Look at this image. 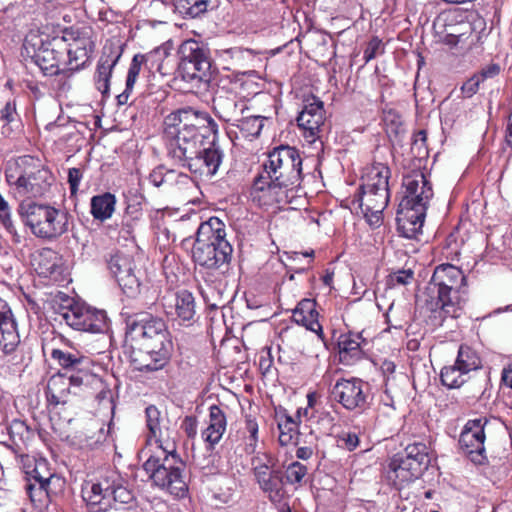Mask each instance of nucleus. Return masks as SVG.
<instances>
[{"label": "nucleus", "mask_w": 512, "mask_h": 512, "mask_svg": "<svg viewBox=\"0 0 512 512\" xmlns=\"http://www.w3.org/2000/svg\"><path fill=\"white\" fill-rule=\"evenodd\" d=\"M403 197L398 205L397 225L402 235L412 239L422 231L433 189L426 175L413 170L403 177Z\"/></svg>", "instance_id": "nucleus-4"}, {"label": "nucleus", "mask_w": 512, "mask_h": 512, "mask_svg": "<svg viewBox=\"0 0 512 512\" xmlns=\"http://www.w3.org/2000/svg\"><path fill=\"white\" fill-rule=\"evenodd\" d=\"M365 217L371 226L379 227L382 223V212L369 211Z\"/></svg>", "instance_id": "nucleus-61"}, {"label": "nucleus", "mask_w": 512, "mask_h": 512, "mask_svg": "<svg viewBox=\"0 0 512 512\" xmlns=\"http://www.w3.org/2000/svg\"><path fill=\"white\" fill-rule=\"evenodd\" d=\"M265 457L266 462H261L259 458L253 459L252 472L259 488L268 494L270 500L276 501L284 491V474L276 468V460L272 456Z\"/></svg>", "instance_id": "nucleus-19"}, {"label": "nucleus", "mask_w": 512, "mask_h": 512, "mask_svg": "<svg viewBox=\"0 0 512 512\" xmlns=\"http://www.w3.org/2000/svg\"><path fill=\"white\" fill-rule=\"evenodd\" d=\"M5 176L8 184L14 186L15 194L27 200L42 196L51 185L52 175L32 156L25 155L7 164Z\"/></svg>", "instance_id": "nucleus-6"}, {"label": "nucleus", "mask_w": 512, "mask_h": 512, "mask_svg": "<svg viewBox=\"0 0 512 512\" xmlns=\"http://www.w3.org/2000/svg\"><path fill=\"white\" fill-rule=\"evenodd\" d=\"M487 418L468 420L459 437V446L463 453L475 465H485L488 458L485 450V426Z\"/></svg>", "instance_id": "nucleus-16"}, {"label": "nucleus", "mask_w": 512, "mask_h": 512, "mask_svg": "<svg viewBox=\"0 0 512 512\" xmlns=\"http://www.w3.org/2000/svg\"><path fill=\"white\" fill-rule=\"evenodd\" d=\"M64 294L62 292H59L55 298L51 302V308L53 309L54 313L57 314L61 319L59 323H62V319H64Z\"/></svg>", "instance_id": "nucleus-58"}, {"label": "nucleus", "mask_w": 512, "mask_h": 512, "mask_svg": "<svg viewBox=\"0 0 512 512\" xmlns=\"http://www.w3.org/2000/svg\"><path fill=\"white\" fill-rule=\"evenodd\" d=\"M265 117L252 115L250 112L244 114L237 124L233 126L237 127L244 138L258 137L264 126Z\"/></svg>", "instance_id": "nucleus-39"}, {"label": "nucleus", "mask_w": 512, "mask_h": 512, "mask_svg": "<svg viewBox=\"0 0 512 512\" xmlns=\"http://www.w3.org/2000/svg\"><path fill=\"white\" fill-rule=\"evenodd\" d=\"M324 114V104L319 98L312 96L305 101L304 107L297 117V123L308 142L313 143L321 137L325 121Z\"/></svg>", "instance_id": "nucleus-21"}, {"label": "nucleus", "mask_w": 512, "mask_h": 512, "mask_svg": "<svg viewBox=\"0 0 512 512\" xmlns=\"http://www.w3.org/2000/svg\"><path fill=\"white\" fill-rule=\"evenodd\" d=\"M105 495H110L115 501L120 503H129L132 500V494L124 487L113 488L109 485L105 487Z\"/></svg>", "instance_id": "nucleus-50"}, {"label": "nucleus", "mask_w": 512, "mask_h": 512, "mask_svg": "<svg viewBox=\"0 0 512 512\" xmlns=\"http://www.w3.org/2000/svg\"><path fill=\"white\" fill-rule=\"evenodd\" d=\"M48 374H51L46 386L47 408L51 429L58 436L64 432V420L62 417V408L64 406V375L59 367L47 360Z\"/></svg>", "instance_id": "nucleus-14"}, {"label": "nucleus", "mask_w": 512, "mask_h": 512, "mask_svg": "<svg viewBox=\"0 0 512 512\" xmlns=\"http://www.w3.org/2000/svg\"><path fill=\"white\" fill-rule=\"evenodd\" d=\"M319 313L316 311V301L314 299H302L293 310V320L306 329L315 332L323 339L322 326L318 321Z\"/></svg>", "instance_id": "nucleus-27"}, {"label": "nucleus", "mask_w": 512, "mask_h": 512, "mask_svg": "<svg viewBox=\"0 0 512 512\" xmlns=\"http://www.w3.org/2000/svg\"><path fill=\"white\" fill-rule=\"evenodd\" d=\"M462 373L466 375L481 368V359L471 347L461 345L458 350L457 358L454 363Z\"/></svg>", "instance_id": "nucleus-37"}, {"label": "nucleus", "mask_w": 512, "mask_h": 512, "mask_svg": "<svg viewBox=\"0 0 512 512\" xmlns=\"http://www.w3.org/2000/svg\"><path fill=\"white\" fill-rule=\"evenodd\" d=\"M413 271L412 270H399L392 276V280L401 285H406L411 282L413 279Z\"/></svg>", "instance_id": "nucleus-59"}, {"label": "nucleus", "mask_w": 512, "mask_h": 512, "mask_svg": "<svg viewBox=\"0 0 512 512\" xmlns=\"http://www.w3.org/2000/svg\"><path fill=\"white\" fill-rule=\"evenodd\" d=\"M307 474V467L298 461L291 463L286 472V481L290 484L300 483Z\"/></svg>", "instance_id": "nucleus-45"}, {"label": "nucleus", "mask_w": 512, "mask_h": 512, "mask_svg": "<svg viewBox=\"0 0 512 512\" xmlns=\"http://www.w3.org/2000/svg\"><path fill=\"white\" fill-rule=\"evenodd\" d=\"M107 267L124 294L133 298L140 293L141 271H136L132 256L117 252L110 256Z\"/></svg>", "instance_id": "nucleus-17"}, {"label": "nucleus", "mask_w": 512, "mask_h": 512, "mask_svg": "<svg viewBox=\"0 0 512 512\" xmlns=\"http://www.w3.org/2000/svg\"><path fill=\"white\" fill-rule=\"evenodd\" d=\"M431 458L429 448L422 442L407 445L396 453L389 462L390 471L399 484L418 479L429 467Z\"/></svg>", "instance_id": "nucleus-10"}, {"label": "nucleus", "mask_w": 512, "mask_h": 512, "mask_svg": "<svg viewBox=\"0 0 512 512\" xmlns=\"http://www.w3.org/2000/svg\"><path fill=\"white\" fill-rule=\"evenodd\" d=\"M411 151L415 157L423 158L427 156V146H426V131L419 130L413 136V141L411 145Z\"/></svg>", "instance_id": "nucleus-46"}, {"label": "nucleus", "mask_w": 512, "mask_h": 512, "mask_svg": "<svg viewBox=\"0 0 512 512\" xmlns=\"http://www.w3.org/2000/svg\"><path fill=\"white\" fill-rule=\"evenodd\" d=\"M338 442L342 447L349 451H353L359 445V437L355 433H342L338 436Z\"/></svg>", "instance_id": "nucleus-53"}, {"label": "nucleus", "mask_w": 512, "mask_h": 512, "mask_svg": "<svg viewBox=\"0 0 512 512\" xmlns=\"http://www.w3.org/2000/svg\"><path fill=\"white\" fill-rule=\"evenodd\" d=\"M1 114V120L11 123L13 122L14 115H15V105L11 102H7L6 105L3 107V109L0 111Z\"/></svg>", "instance_id": "nucleus-60"}, {"label": "nucleus", "mask_w": 512, "mask_h": 512, "mask_svg": "<svg viewBox=\"0 0 512 512\" xmlns=\"http://www.w3.org/2000/svg\"><path fill=\"white\" fill-rule=\"evenodd\" d=\"M418 300L431 312L433 326H442L447 318L461 316L468 300L467 279L452 264L437 266Z\"/></svg>", "instance_id": "nucleus-1"}, {"label": "nucleus", "mask_w": 512, "mask_h": 512, "mask_svg": "<svg viewBox=\"0 0 512 512\" xmlns=\"http://www.w3.org/2000/svg\"><path fill=\"white\" fill-rule=\"evenodd\" d=\"M66 325L78 331L101 333L107 329L105 311L90 309L78 296L66 295Z\"/></svg>", "instance_id": "nucleus-11"}, {"label": "nucleus", "mask_w": 512, "mask_h": 512, "mask_svg": "<svg viewBox=\"0 0 512 512\" xmlns=\"http://www.w3.org/2000/svg\"><path fill=\"white\" fill-rule=\"evenodd\" d=\"M246 430L249 433L248 442L246 444V451L254 452L258 440V424L254 419H246Z\"/></svg>", "instance_id": "nucleus-49"}, {"label": "nucleus", "mask_w": 512, "mask_h": 512, "mask_svg": "<svg viewBox=\"0 0 512 512\" xmlns=\"http://www.w3.org/2000/svg\"><path fill=\"white\" fill-rule=\"evenodd\" d=\"M178 75L190 89L206 88L213 73L211 50L207 44L194 40H185L178 49Z\"/></svg>", "instance_id": "nucleus-7"}, {"label": "nucleus", "mask_w": 512, "mask_h": 512, "mask_svg": "<svg viewBox=\"0 0 512 512\" xmlns=\"http://www.w3.org/2000/svg\"><path fill=\"white\" fill-rule=\"evenodd\" d=\"M91 215L95 220L104 222L115 212L116 197L110 192H104L91 198Z\"/></svg>", "instance_id": "nucleus-33"}, {"label": "nucleus", "mask_w": 512, "mask_h": 512, "mask_svg": "<svg viewBox=\"0 0 512 512\" xmlns=\"http://www.w3.org/2000/svg\"><path fill=\"white\" fill-rule=\"evenodd\" d=\"M97 428V422L92 418L78 420L73 428L74 431L66 437V440L76 449L90 448L96 443L93 439Z\"/></svg>", "instance_id": "nucleus-29"}, {"label": "nucleus", "mask_w": 512, "mask_h": 512, "mask_svg": "<svg viewBox=\"0 0 512 512\" xmlns=\"http://www.w3.org/2000/svg\"><path fill=\"white\" fill-rule=\"evenodd\" d=\"M384 53V45L378 37H373L367 44L364 50L363 58L365 63H368L375 57Z\"/></svg>", "instance_id": "nucleus-48"}, {"label": "nucleus", "mask_w": 512, "mask_h": 512, "mask_svg": "<svg viewBox=\"0 0 512 512\" xmlns=\"http://www.w3.org/2000/svg\"><path fill=\"white\" fill-rule=\"evenodd\" d=\"M302 180V157L300 151L289 145L273 148L262 164V172L254 179L252 194L265 192L276 202L282 194L300 186ZM255 199L256 196L253 195Z\"/></svg>", "instance_id": "nucleus-3"}, {"label": "nucleus", "mask_w": 512, "mask_h": 512, "mask_svg": "<svg viewBox=\"0 0 512 512\" xmlns=\"http://www.w3.org/2000/svg\"><path fill=\"white\" fill-rule=\"evenodd\" d=\"M501 380L507 387L512 388V362L503 369Z\"/></svg>", "instance_id": "nucleus-62"}, {"label": "nucleus", "mask_w": 512, "mask_h": 512, "mask_svg": "<svg viewBox=\"0 0 512 512\" xmlns=\"http://www.w3.org/2000/svg\"><path fill=\"white\" fill-rule=\"evenodd\" d=\"M390 168L382 163H375L368 168L361 189L370 191H389Z\"/></svg>", "instance_id": "nucleus-32"}, {"label": "nucleus", "mask_w": 512, "mask_h": 512, "mask_svg": "<svg viewBox=\"0 0 512 512\" xmlns=\"http://www.w3.org/2000/svg\"><path fill=\"white\" fill-rule=\"evenodd\" d=\"M361 334H341L338 339L339 360L344 365H352L362 357Z\"/></svg>", "instance_id": "nucleus-30"}, {"label": "nucleus", "mask_w": 512, "mask_h": 512, "mask_svg": "<svg viewBox=\"0 0 512 512\" xmlns=\"http://www.w3.org/2000/svg\"><path fill=\"white\" fill-rule=\"evenodd\" d=\"M19 214L36 236L52 238L62 233V226L58 229L55 224L58 211L52 207L22 201Z\"/></svg>", "instance_id": "nucleus-12"}, {"label": "nucleus", "mask_w": 512, "mask_h": 512, "mask_svg": "<svg viewBox=\"0 0 512 512\" xmlns=\"http://www.w3.org/2000/svg\"><path fill=\"white\" fill-rule=\"evenodd\" d=\"M227 419L224 411L218 405H212L209 408V422L205 430L202 431L203 440L208 443L209 449L219 443L226 431Z\"/></svg>", "instance_id": "nucleus-28"}, {"label": "nucleus", "mask_w": 512, "mask_h": 512, "mask_svg": "<svg viewBox=\"0 0 512 512\" xmlns=\"http://www.w3.org/2000/svg\"><path fill=\"white\" fill-rule=\"evenodd\" d=\"M63 341L64 337L59 334L58 336H53L49 339L45 338L42 344H51L55 349H59Z\"/></svg>", "instance_id": "nucleus-63"}, {"label": "nucleus", "mask_w": 512, "mask_h": 512, "mask_svg": "<svg viewBox=\"0 0 512 512\" xmlns=\"http://www.w3.org/2000/svg\"><path fill=\"white\" fill-rule=\"evenodd\" d=\"M66 42L68 43L66 77H69V72L80 71L90 64L95 44L91 39L90 29L87 27L66 28Z\"/></svg>", "instance_id": "nucleus-13"}, {"label": "nucleus", "mask_w": 512, "mask_h": 512, "mask_svg": "<svg viewBox=\"0 0 512 512\" xmlns=\"http://www.w3.org/2000/svg\"><path fill=\"white\" fill-rule=\"evenodd\" d=\"M110 498V495H105V488L101 483H94L91 486V495L88 497V501L92 505L101 504L102 500Z\"/></svg>", "instance_id": "nucleus-52"}, {"label": "nucleus", "mask_w": 512, "mask_h": 512, "mask_svg": "<svg viewBox=\"0 0 512 512\" xmlns=\"http://www.w3.org/2000/svg\"><path fill=\"white\" fill-rule=\"evenodd\" d=\"M333 399L348 411L364 410L369 405V384L360 378H340L331 389Z\"/></svg>", "instance_id": "nucleus-15"}, {"label": "nucleus", "mask_w": 512, "mask_h": 512, "mask_svg": "<svg viewBox=\"0 0 512 512\" xmlns=\"http://www.w3.org/2000/svg\"><path fill=\"white\" fill-rule=\"evenodd\" d=\"M278 428L280 431L279 442L281 445L285 446L290 444L297 434L298 424L291 416L283 414L280 416Z\"/></svg>", "instance_id": "nucleus-42"}, {"label": "nucleus", "mask_w": 512, "mask_h": 512, "mask_svg": "<svg viewBox=\"0 0 512 512\" xmlns=\"http://www.w3.org/2000/svg\"><path fill=\"white\" fill-rule=\"evenodd\" d=\"M149 182L157 187H173L174 185H188L191 182L190 177L187 174L177 172L172 169H166L160 165L154 168L149 174Z\"/></svg>", "instance_id": "nucleus-31"}, {"label": "nucleus", "mask_w": 512, "mask_h": 512, "mask_svg": "<svg viewBox=\"0 0 512 512\" xmlns=\"http://www.w3.org/2000/svg\"><path fill=\"white\" fill-rule=\"evenodd\" d=\"M83 178V173L78 168H70L68 170V183L70 185L71 197L75 196L78 191V186Z\"/></svg>", "instance_id": "nucleus-54"}, {"label": "nucleus", "mask_w": 512, "mask_h": 512, "mask_svg": "<svg viewBox=\"0 0 512 512\" xmlns=\"http://www.w3.org/2000/svg\"><path fill=\"white\" fill-rule=\"evenodd\" d=\"M157 53L158 51H154L148 54H135L133 56L126 78L128 90H133V87L138 79L142 64L149 61V59Z\"/></svg>", "instance_id": "nucleus-43"}, {"label": "nucleus", "mask_w": 512, "mask_h": 512, "mask_svg": "<svg viewBox=\"0 0 512 512\" xmlns=\"http://www.w3.org/2000/svg\"><path fill=\"white\" fill-rule=\"evenodd\" d=\"M208 118L207 115L198 113L190 107L171 112L164 119V140L179 135L184 129L188 130L197 124H204Z\"/></svg>", "instance_id": "nucleus-22"}, {"label": "nucleus", "mask_w": 512, "mask_h": 512, "mask_svg": "<svg viewBox=\"0 0 512 512\" xmlns=\"http://www.w3.org/2000/svg\"><path fill=\"white\" fill-rule=\"evenodd\" d=\"M217 125L213 119L208 118L206 123L183 130L179 135L165 140L167 156L175 164L181 166L188 157L196 155L204 144V140L211 134L216 137Z\"/></svg>", "instance_id": "nucleus-9"}, {"label": "nucleus", "mask_w": 512, "mask_h": 512, "mask_svg": "<svg viewBox=\"0 0 512 512\" xmlns=\"http://www.w3.org/2000/svg\"><path fill=\"white\" fill-rule=\"evenodd\" d=\"M0 320V346L5 354L13 352L18 343L19 335L13 317H2Z\"/></svg>", "instance_id": "nucleus-36"}, {"label": "nucleus", "mask_w": 512, "mask_h": 512, "mask_svg": "<svg viewBox=\"0 0 512 512\" xmlns=\"http://www.w3.org/2000/svg\"><path fill=\"white\" fill-rule=\"evenodd\" d=\"M389 198V191H370V189L360 188V207L366 215L369 211L383 212L388 205Z\"/></svg>", "instance_id": "nucleus-34"}, {"label": "nucleus", "mask_w": 512, "mask_h": 512, "mask_svg": "<svg viewBox=\"0 0 512 512\" xmlns=\"http://www.w3.org/2000/svg\"><path fill=\"white\" fill-rule=\"evenodd\" d=\"M131 346V361L138 371H157L162 369L169 360L170 349H144L142 346Z\"/></svg>", "instance_id": "nucleus-25"}, {"label": "nucleus", "mask_w": 512, "mask_h": 512, "mask_svg": "<svg viewBox=\"0 0 512 512\" xmlns=\"http://www.w3.org/2000/svg\"><path fill=\"white\" fill-rule=\"evenodd\" d=\"M182 430L188 438L193 439L197 435V419L195 416H186L181 424Z\"/></svg>", "instance_id": "nucleus-56"}, {"label": "nucleus", "mask_w": 512, "mask_h": 512, "mask_svg": "<svg viewBox=\"0 0 512 512\" xmlns=\"http://www.w3.org/2000/svg\"><path fill=\"white\" fill-rule=\"evenodd\" d=\"M208 146H201L196 155L188 157L180 167L189 170L191 173L200 177L212 178L218 172L223 161L224 154L222 150L215 144V138L208 143Z\"/></svg>", "instance_id": "nucleus-20"}, {"label": "nucleus", "mask_w": 512, "mask_h": 512, "mask_svg": "<svg viewBox=\"0 0 512 512\" xmlns=\"http://www.w3.org/2000/svg\"><path fill=\"white\" fill-rule=\"evenodd\" d=\"M481 81L476 74L469 78L461 87V91L465 97H472L479 89Z\"/></svg>", "instance_id": "nucleus-55"}, {"label": "nucleus", "mask_w": 512, "mask_h": 512, "mask_svg": "<svg viewBox=\"0 0 512 512\" xmlns=\"http://www.w3.org/2000/svg\"><path fill=\"white\" fill-rule=\"evenodd\" d=\"M501 67L499 64L491 63L483 67L478 73H476V76L478 79L482 82L493 79L496 76L500 74Z\"/></svg>", "instance_id": "nucleus-51"}, {"label": "nucleus", "mask_w": 512, "mask_h": 512, "mask_svg": "<svg viewBox=\"0 0 512 512\" xmlns=\"http://www.w3.org/2000/svg\"><path fill=\"white\" fill-rule=\"evenodd\" d=\"M167 315L180 322V324L191 326L196 322L195 297L188 290H181L175 293L169 303H163Z\"/></svg>", "instance_id": "nucleus-24"}, {"label": "nucleus", "mask_w": 512, "mask_h": 512, "mask_svg": "<svg viewBox=\"0 0 512 512\" xmlns=\"http://www.w3.org/2000/svg\"><path fill=\"white\" fill-rule=\"evenodd\" d=\"M213 108L221 120L232 126L237 124L244 114L251 112L247 100L233 93L218 94L213 99Z\"/></svg>", "instance_id": "nucleus-23"}, {"label": "nucleus", "mask_w": 512, "mask_h": 512, "mask_svg": "<svg viewBox=\"0 0 512 512\" xmlns=\"http://www.w3.org/2000/svg\"><path fill=\"white\" fill-rule=\"evenodd\" d=\"M506 142L507 145L512 148V113L509 115L508 124L506 128Z\"/></svg>", "instance_id": "nucleus-64"}, {"label": "nucleus", "mask_w": 512, "mask_h": 512, "mask_svg": "<svg viewBox=\"0 0 512 512\" xmlns=\"http://www.w3.org/2000/svg\"><path fill=\"white\" fill-rule=\"evenodd\" d=\"M44 48V44L42 39L35 33L28 34L23 43V50L27 55L31 57V55H36V53L42 51Z\"/></svg>", "instance_id": "nucleus-47"}, {"label": "nucleus", "mask_w": 512, "mask_h": 512, "mask_svg": "<svg viewBox=\"0 0 512 512\" xmlns=\"http://www.w3.org/2000/svg\"><path fill=\"white\" fill-rule=\"evenodd\" d=\"M233 248L226 239L225 224L211 217L200 224L192 247V259L196 265L208 270H217L227 265Z\"/></svg>", "instance_id": "nucleus-5"}, {"label": "nucleus", "mask_w": 512, "mask_h": 512, "mask_svg": "<svg viewBox=\"0 0 512 512\" xmlns=\"http://www.w3.org/2000/svg\"><path fill=\"white\" fill-rule=\"evenodd\" d=\"M32 60L37 64L44 74L57 75L60 72L59 60L53 55V50L48 48L31 55Z\"/></svg>", "instance_id": "nucleus-40"}, {"label": "nucleus", "mask_w": 512, "mask_h": 512, "mask_svg": "<svg viewBox=\"0 0 512 512\" xmlns=\"http://www.w3.org/2000/svg\"><path fill=\"white\" fill-rule=\"evenodd\" d=\"M465 376L455 364L443 367L440 372L441 383L449 389L460 388L467 381Z\"/></svg>", "instance_id": "nucleus-41"}, {"label": "nucleus", "mask_w": 512, "mask_h": 512, "mask_svg": "<svg viewBox=\"0 0 512 512\" xmlns=\"http://www.w3.org/2000/svg\"><path fill=\"white\" fill-rule=\"evenodd\" d=\"M146 423L149 433L157 443H162V418L158 408L149 405L145 409ZM161 455H151L143 464L144 470L149 474L150 479L159 488L168 491L176 497H184L188 491L183 472L185 463L176 453L175 447L172 450L162 448L159 445Z\"/></svg>", "instance_id": "nucleus-2"}, {"label": "nucleus", "mask_w": 512, "mask_h": 512, "mask_svg": "<svg viewBox=\"0 0 512 512\" xmlns=\"http://www.w3.org/2000/svg\"><path fill=\"white\" fill-rule=\"evenodd\" d=\"M45 463H38L33 470V478L35 479L36 484L29 483L26 486L27 493L32 501H35V496H39V500H41L42 495H49V485L51 484L54 475L50 474L48 477H44L40 474L39 469L44 467Z\"/></svg>", "instance_id": "nucleus-38"}, {"label": "nucleus", "mask_w": 512, "mask_h": 512, "mask_svg": "<svg viewBox=\"0 0 512 512\" xmlns=\"http://www.w3.org/2000/svg\"><path fill=\"white\" fill-rule=\"evenodd\" d=\"M126 341L144 349H170L169 332L163 319L148 312L126 317Z\"/></svg>", "instance_id": "nucleus-8"}, {"label": "nucleus", "mask_w": 512, "mask_h": 512, "mask_svg": "<svg viewBox=\"0 0 512 512\" xmlns=\"http://www.w3.org/2000/svg\"><path fill=\"white\" fill-rule=\"evenodd\" d=\"M89 359L85 356H75L66 353V378L69 379L71 387H74V394H78L83 390L91 377L89 370Z\"/></svg>", "instance_id": "nucleus-26"}, {"label": "nucleus", "mask_w": 512, "mask_h": 512, "mask_svg": "<svg viewBox=\"0 0 512 512\" xmlns=\"http://www.w3.org/2000/svg\"><path fill=\"white\" fill-rule=\"evenodd\" d=\"M173 3L180 14L190 18H197L215 7L213 0H173Z\"/></svg>", "instance_id": "nucleus-35"}, {"label": "nucleus", "mask_w": 512, "mask_h": 512, "mask_svg": "<svg viewBox=\"0 0 512 512\" xmlns=\"http://www.w3.org/2000/svg\"><path fill=\"white\" fill-rule=\"evenodd\" d=\"M125 45L116 38L104 44L94 73V84L103 97L109 95L112 72L124 52Z\"/></svg>", "instance_id": "nucleus-18"}, {"label": "nucleus", "mask_w": 512, "mask_h": 512, "mask_svg": "<svg viewBox=\"0 0 512 512\" xmlns=\"http://www.w3.org/2000/svg\"><path fill=\"white\" fill-rule=\"evenodd\" d=\"M386 132L393 142H401L406 132L401 117L396 113L389 112L385 117Z\"/></svg>", "instance_id": "nucleus-44"}, {"label": "nucleus", "mask_w": 512, "mask_h": 512, "mask_svg": "<svg viewBox=\"0 0 512 512\" xmlns=\"http://www.w3.org/2000/svg\"><path fill=\"white\" fill-rule=\"evenodd\" d=\"M42 350L45 355L49 353L52 360L58 361L59 367L63 366L64 352L61 348L55 349L51 344H42Z\"/></svg>", "instance_id": "nucleus-57"}]
</instances>
